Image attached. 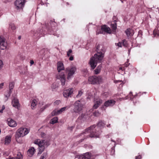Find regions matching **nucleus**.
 <instances>
[{
	"instance_id": "obj_1",
	"label": "nucleus",
	"mask_w": 159,
	"mask_h": 159,
	"mask_svg": "<svg viewBox=\"0 0 159 159\" xmlns=\"http://www.w3.org/2000/svg\"><path fill=\"white\" fill-rule=\"evenodd\" d=\"M105 125V124L102 120H100L97 124V127L95 129L96 127L95 125H93L88 128L85 130L83 133L81 134L80 136L83 135L84 138L80 140V142H82L83 140L87 138H98L99 137L101 134L100 131H96L98 127L100 128L103 127Z\"/></svg>"
},
{
	"instance_id": "obj_2",
	"label": "nucleus",
	"mask_w": 159,
	"mask_h": 159,
	"mask_svg": "<svg viewBox=\"0 0 159 159\" xmlns=\"http://www.w3.org/2000/svg\"><path fill=\"white\" fill-rule=\"evenodd\" d=\"M103 49L104 48L102 46L98 45L97 48V53L91 58L89 64L93 69L95 68L98 63L101 62L102 60L104 57Z\"/></svg>"
},
{
	"instance_id": "obj_3",
	"label": "nucleus",
	"mask_w": 159,
	"mask_h": 159,
	"mask_svg": "<svg viewBox=\"0 0 159 159\" xmlns=\"http://www.w3.org/2000/svg\"><path fill=\"white\" fill-rule=\"evenodd\" d=\"M41 136L42 138H43L44 139H36L34 143L39 146V152H42L43 151L45 147H47L50 145L51 136L49 135L46 134L43 132L41 133Z\"/></svg>"
},
{
	"instance_id": "obj_4",
	"label": "nucleus",
	"mask_w": 159,
	"mask_h": 159,
	"mask_svg": "<svg viewBox=\"0 0 159 159\" xmlns=\"http://www.w3.org/2000/svg\"><path fill=\"white\" fill-rule=\"evenodd\" d=\"M57 70L58 73L57 75L56 78L61 80L62 85H64L66 82L65 76L63 72H61V70H64V65L61 62L58 61L57 63Z\"/></svg>"
},
{
	"instance_id": "obj_5",
	"label": "nucleus",
	"mask_w": 159,
	"mask_h": 159,
	"mask_svg": "<svg viewBox=\"0 0 159 159\" xmlns=\"http://www.w3.org/2000/svg\"><path fill=\"white\" fill-rule=\"evenodd\" d=\"M29 133V131L26 128H20L16 131L15 135V139L16 141L20 137H23L27 134Z\"/></svg>"
},
{
	"instance_id": "obj_6",
	"label": "nucleus",
	"mask_w": 159,
	"mask_h": 159,
	"mask_svg": "<svg viewBox=\"0 0 159 159\" xmlns=\"http://www.w3.org/2000/svg\"><path fill=\"white\" fill-rule=\"evenodd\" d=\"M74 106L73 112L80 114L82 110L83 105L80 103V100H77L74 103Z\"/></svg>"
},
{
	"instance_id": "obj_7",
	"label": "nucleus",
	"mask_w": 159,
	"mask_h": 159,
	"mask_svg": "<svg viewBox=\"0 0 159 159\" xmlns=\"http://www.w3.org/2000/svg\"><path fill=\"white\" fill-rule=\"evenodd\" d=\"M76 70V67L73 65L71 66L66 69V71L68 74L67 79H70L75 74Z\"/></svg>"
},
{
	"instance_id": "obj_8",
	"label": "nucleus",
	"mask_w": 159,
	"mask_h": 159,
	"mask_svg": "<svg viewBox=\"0 0 159 159\" xmlns=\"http://www.w3.org/2000/svg\"><path fill=\"white\" fill-rule=\"evenodd\" d=\"M102 80V78L100 76L97 77L95 76H93L89 78L88 81L89 84H99L101 81Z\"/></svg>"
},
{
	"instance_id": "obj_9",
	"label": "nucleus",
	"mask_w": 159,
	"mask_h": 159,
	"mask_svg": "<svg viewBox=\"0 0 159 159\" xmlns=\"http://www.w3.org/2000/svg\"><path fill=\"white\" fill-rule=\"evenodd\" d=\"M27 0H16L14 2V5L16 9L22 10L25 6Z\"/></svg>"
},
{
	"instance_id": "obj_10",
	"label": "nucleus",
	"mask_w": 159,
	"mask_h": 159,
	"mask_svg": "<svg viewBox=\"0 0 159 159\" xmlns=\"http://www.w3.org/2000/svg\"><path fill=\"white\" fill-rule=\"evenodd\" d=\"M7 43L5 39L2 36H0V49L4 50L6 49Z\"/></svg>"
},
{
	"instance_id": "obj_11",
	"label": "nucleus",
	"mask_w": 159,
	"mask_h": 159,
	"mask_svg": "<svg viewBox=\"0 0 159 159\" xmlns=\"http://www.w3.org/2000/svg\"><path fill=\"white\" fill-rule=\"evenodd\" d=\"M74 90V89L73 88H69L68 89L64 90L63 92V95L64 97L66 98L70 97Z\"/></svg>"
},
{
	"instance_id": "obj_12",
	"label": "nucleus",
	"mask_w": 159,
	"mask_h": 159,
	"mask_svg": "<svg viewBox=\"0 0 159 159\" xmlns=\"http://www.w3.org/2000/svg\"><path fill=\"white\" fill-rule=\"evenodd\" d=\"M102 103V100L99 97L94 98V105L93 106L94 109L97 108Z\"/></svg>"
},
{
	"instance_id": "obj_13",
	"label": "nucleus",
	"mask_w": 159,
	"mask_h": 159,
	"mask_svg": "<svg viewBox=\"0 0 159 159\" xmlns=\"http://www.w3.org/2000/svg\"><path fill=\"white\" fill-rule=\"evenodd\" d=\"M50 25H48L49 26L47 27L48 30H54L55 29V27L57 26V24L54 20H51L50 22Z\"/></svg>"
},
{
	"instance_id": "obj_14",
	"label": "nucleus",
	"mask_w": 159,
	"mask_h": 159,
	"mask_svg": "<svg viewBox=\"0 0 159 159\" xmlns=\"http://www.w3.org/2000/svg\"><path fill=\"white\" fill-rule=\"evenodd\" d=\"M12 106L18 109L20 107L18 100L16 98L14 97L12 100Z\"/></svg>"
},
{
	"instance_id": "obj_15",
	"label": "nucleus",
	"mask_w": 159,
	"mask_h": 159,
	"mask_svg": "<svg viewBox=\"0 0 159 159\" xmlns=\"http://www.w3.org/2000/svg\"><path fill=\"white\" fill-rule=\"evenodd\" d=\"M8 125L11 127H15L17 126V123L14 120L9 118L7 120Z\"/></svg>"
},
{
	"instance_id": "obj_16",
	"label": "nucleus",
	"mask_w": 159,
	"mask_h": 159,
	"mask_svg": "<svg viewBox=\"0 0 159 159\" xmlns=\"http://www.w3.org/2000/svg\"><path fill=\"white\" fill-rule=\"evenodd\" d=\"M66 107H64L61 108L59 110H54L52 113V116L57 115L61 113L63 111H65L66 109Z\"/></svg>"
},
{
	"instance_id": "obj_17",
	"label": "nucleus",
	"mask_w": 159,
	"mask_h": 159,
	"mask_svg": "<svg viewBox=\"0 0 159 159\" xmlns=\"http://www.w3.org/2000/svg\"><path fill=\"white\" fill-rule=\"evenodd\" d=\"M116 103V101L113 100H108L105 102L104 106L106 107H108L113 106Z\"/></svg>"
},
{
	"instance_id": "obj_18",
	"label": "nucleus",
	"mask_w": 159,
	"mask_h": 159,
	"mask_svg": "<svg viewBox=\"0 0 159 159\" xmlns=\"http://www.w3.org/2000/svg\"><path fill=\"white\" fill-rule=\"evenodd\" d=\"M35 150L33 147L30 148L27 151V155L29 157H31L34 155L35 153Z\"/></svg>"
},
{
	"instance_id": "obj_19",
	"label": "nucleus",
	"mask_w": 159,
	"mask_h": 159,
	"mask_svg": "<svg viewBox=\"0 0 159 159\" xmlns=\"http://www.w3.org/2000/svg\"><path fill=\"white\" fill-rule=\"evenodd\" d=\"M90 157V155L89 153H86L83 155L77 156L79 159H89Z\"/></svg>"
},
{
	"instance_id": "obj_20",
	"label": "nucleus",
	"mask_w": 159,
	"mask_h": 159,
	"mask_svg": "<svg viewBox=\"0 0 159 159\" xmlns=\"http://www.w3.org/2000/svg\"><path fill=\"white\" fill-rule=\"evenodd\" d=\"M101 29L103 31H104L107 33H111L110 29L108 26L105 25L102 26L101 27Z\"/></svg>"
},
{
	"instance_id": "obj_21",
	"label": "nucleus",
	"mask_w": 159,
	"mask_h": 159,
	"mask_svg": "<svg viewBox=\"0 0 159 159\" xmlns=\"http://www.w3.org/2000/svg\"><path fill=\"white\" fill-rule=\"evenodd\" d=\"M125 32L128 36H131L133 35L134 34V31L131 29H127L125 31Z\"/></svg>"
},
{
	"instance_id": "obj_22",
	"label": "nucleus",
	"mask_w": 159,
	"mask_h": 159,
	"mask_svg": "<svg viewBox=\"0 0 159 159\" xmlns=\"http://www.w3.org/2000/svg\"><path fill=\"white\" fill-rule=\"evenodd\" d=\"M11 137L10 136H6L4 141V144L5 145L8 144L11 141Z\"/></svg>"
},
{
	"instance_id": "obj_23",
	"label": "nucleus",
	"mask_w": 159,
	"mask_h": 159,
	"mask_svg": "<svg viewBox=\"0 0 159 159\" xmlns=\"http://www.w3.org/2000/svg\"><path fill=\"white\" fill-rule=\"evenodd\" d=\"M23 159L22 155L21 154L20 152L18 153L17 154V156L9 158H7V159Z\"/></svg>"
},
{
	"instance_id": "obj_24",
	"label": "nucleus",
	"mask_w": 159,
	"mask_h": 159,
	"mask_svg": "<svg viewBox=\"0 0 159 159\" xmlns=\"http://www.w3.org/2000/svg\"><path fill=\"white\" fill-rule=\"evenodd\" d=\"M37 103L36 100L35 99H34L32 101L31 105L32 109H34L35 108Z\"/></svg>"
},
{
	"instance_id": "obj_25",
	"label": "nucleus",
	"mask_w": 159,
	"mask_h": 159,
	"mask_svg": "<svg viewBox=\"0 0 159 159\" xmlns=\"http://www.w3.org/2000/svg\"><path fill=\"white\" fill-rule=\"evenodd\" d=\"M111 28H112L113 31H115L116 30L117 28V24L116 20H114L113 21V23L111 24Z\"/></svg>"
},
{
	"instance_id": "obj_26",
	"label": "nucleus",
	"mask_w": 159,
	"mask_h": 159,
	"mask_svg": "<svg viewBox=\"0 0 159 159\" xmlns=\"http://www.w3.org/2000/svg\"><path fill=\"white\" fill-rule=\"evenodd\" d=\"M101 67L102 66L101 65H100L97 67L96 69L94 70L95 74H98L100 73L101 71Z\"/></svg>"
},
{
	"instance_id": "obj_27",
	"label": "nucleus",
	"mask_w": 159,
	"mask_h": 159,
	"mask_svg": "<svg viewBox=\"0 0 159 159\" xmlns=\"http://www.w3.org/2000/svg\"><path fill=\"white\" fill-rule=\"evenodd\" d=\"M58 119L57 117H55L51 120L50 121V123L51 124H54L57 122Z\"/></svg>"
},
{
	"instance_id": "obj_28",
	"label": "nucleus",
	"mask_w": 159,
	"mask_h": 159,
	"mask_svg": "<svg viewBox=\"0 0 159 159\" xmlns=\"http://www.w3.org/2000/svg\"><path fill=\"white\" fill-rule=\"evenodd\" d=\"M153 34L155 36L159 37V30H158L155 29L153 31Z\"/></svg>"
},
{
	"instance_id": "obj_29",
	"label": "nucleus",
	"mask_w": 159,
	"mask_h": 159,
	"mask_svg": "<svg viewBox=\"0 0 159 159\" xmlns=\"http://www.w3.org/2000/svg\"><path fill=\"white\" fill-rule=\"evenodd\" d=\"M14 85V83L13 82H11L10 83L9 87L10 89V92H11V90L13 89Z\"/></svg>"
},
{
	"instance_id": "obj_30",
	"label": "nucleus",
	"mask_w": 159,
	"mask_h": 159,
	"mask_svg": "<svg viewBox=\"0 0 159 159\" xmlns=\"http://www.w3.org/2000/svg\"><path fill=\"white\" fill-rule=\"evenodd\" d=\"M9 28L12 30H15L16 29V27L13 24L11 23L9 24Z\"/></svg>"
},
{
	"instance_id": "obj_31",
	"label": "nucleus",
	"mask_w": 159,
	"mask_h": 159,
	"mask_svg": "<svg viewBox=\"0 0 159 159\" xmlns=\"http://www.w3.org/2000/svg\"><path fill=\"white\" fill-rule=\"evenodd\" d=\"M108 93L107 92H105L101 94V97L103 98H106L108 96Z\"/></svg>"
},
{
	"instance_id": "obj_32",
	"label": "nucleus",
	"mask_w": 159,
	"mask_h": 159,
	"mask_svg": "<svg viewBox=\"0 0 159 159\" xmlns=\"http://www.w3.org/2000/svg\"><path fill=\"white\" fill-rule=\"evenodd\" d=\"M27 71V67H25L24 68V70H22V71L21 72V73L22 74H26Z\"/></svg>"
},
{
	"instance_id": "obj_33",
	"label": "nucleus",
	"mask_w": 159,
	"mask_h": 159,
	"mask_svg": "<svg viewBox=\"0 0 159 159\" xmlns=\"http://www.w3.org/2000/svg\"><path fill=\"white\" fill-rule=\"evenodd\" d=\"M47 156L46 153H44L41 157L40 159H46Z\"/></svg>"
},
{
	"instance_id": "obj_34",
	"label": "nucleus",
	"mask_w": 159,
	"mask_h": 159,
	"mask_svg": "<svg viewBox=\"0 0 159 159\" xmlns=\"http://www.w3.org/2000/svg\"><path fill=\"white\" fill-rule=\"evenodd\" d=\"M61 103L60 100H57L54 103V104L55 106H57L59 105Z\"/></svg>"
},
{
	"instance_id": "obj_35",
	"label": "nucleus",
	"mask_w": 159,
	"mask_h": 159,
	"mask_svg": "<svg viewBox=\"0 0 159 159\" xmlns=\"http://www.w3.org/2000/svg\"><path fill=\"white\" fill-rule=\"evenodd\" d=\"M83 92L81 91H80L78 92V94L76 95V97L79 98L80 97L82 94Z\"/></svg>"
},
{
	"instance_id": "obj_36",
	"label": "nucleus",
	"mask_w": 159,
	"mask_h": 159,
	"mask_svg": "<svg viewBox=\"0 0 159 159\" xmlns=\"http://www.w3.org/2000/svg\"><path fill=\"white\" fill-rule=\"evenodd\" d=\"M72 50L70 49L69 50V51L67 52V56L68 57H69V56H71V53H72Z\"/></svg>"
},
{
	"instance_id": "obj_37",
	"label": "nucleus",
	"mask_w": 159,
	"mask_h": 159,
	"mask_svg": "<svg viewBox=\"0 0 159 159\" xmlns=\"http://www.w3.org/2000/svg\"><path fill=\"white\" fill-rule=\"evenodd\" d=\"M122 44L124 46L126 47L127 45V41L125 39L123 40L122 41Z\"/></svg>"
},
{
	"instance_id": "obj_38",
	"label": "nucleus",
	"mask_w": 159,
	"mask_h": 159,
	"mask_svg": "<svg viewBox=\"0 0 159 159\" xmlns=\"http://www.w3.org/2000/svg\"><path fill=\"white\" fill-rule=\"evenodd\" d=\"M100 114V112L98 111H96L94 113V115L96 116H98Z\"/></svg>"
},
{
	"instance_id": "obj_39",
	"label": "nucleus",
	"mask_w": 159,
	"mask_h": 159,
	"mask_svg": "<svg viewBox=\"0 0 159 159\" xmlns=\"http://www.w3.org/2000/svg\"><path fill=\"white\" fill-rule=\"evenodd\" d=\"M50 106V104H47L46 105H45L44 107H43L41 109H43V110H42V111H43L46 108L49 107Z\"/></svg>"
},
{
	"instance_id": "obj_40",
	"label": "nucleus",
	"mask_w": 159,
	"mask_h": 159,
	"mask_svg": "<svg viewBox=\"0 0 159 159\" xmlns=\"http://www.w3.org/2000/svg\"><path fill=\"white\" fill-rule=\"evenodd\" d=\"M5 109V107L4 105H2V107L1 109L0 110V112L2 113L3 112V110H4Z\"/></svg>"
},
{
	"instance_id": "obj_41",
	"label": "nucleus",
	"mask_w": 159,
	"mask_h": 159,
	"mask_svg": "<svg viewBox=\"0 0 159 159\" xmlns=\"http://www.w3.org/2000/svg\"><path fill=\"white\" fill-rule=\"evenodd\" d=\"M3 66V63L2 60H0V70L2 69Z\"/></svg>"
},
{
	"instance_id": "obj_42",
	"label": "nucleus",
	"mask_w": 159,
	"mask_h": 159,
	"mask_svg": "<svg viewBox=\"0 0 159 159\" xmlns=\"http://www.w3.org/2000/svg\"><path fill=\"white\" fill-rule=\"evenodd\" d=\"M9 154V153L7 152H4L3 153V155H4L5 156H8Z\"/></svg>"
},
{
	"instance_id": "obj_43",
	"label": "nucleus",
	"mask_w": 159,
	"mask_h": 159,
	"mask_svg": "<svg viewBox=\"0 0 159 159\" xmlns=\"http://www.w3.org/2000/svg\"><path fill=\"white\" fill-rule=\"evenodd\" d=\"M11 93V92L9 91V92H8V94L7 95H5L6 98H7L6 100H7V99H8V98L10 96Z\"/></svg>"
},
{
	"instance_id": "obj_44",
	"label": "nucleus",
	"mask_w": 159,
	"mask_h": 159,
	"mask_svg": "<svg viewBox=\"0 0 159 159\" xmlns=\"http://www.w3.org/2000/svg\"><path fill=\"white\" fill-rule=\"evenodd\" d=\"M57 87V86L55 84H53L52 85V89H55Z\"/></svg>"
},
{
	"instance_id": "obj_45",
	"label": "nucleus",
	"mask_w": 159,
	"mask_h": 159,
	"mask_svg": "<svg viewBox=\"0 0 159 159\" xmlns=\"http://www.w3.org/2000/svg\"><path fill=\"white\" fill-rule=\"evenodd\" d=\"M116 45L119 47H121V46H122V43H120L119 42V43H118L116 44Z\"/></svg>"
},
{
	"instance_id": "obj_46",
	"label": "nucleus",
	"mask_w": 159,
	"mask_h": 159,
	"mask_svg": "<svg viewBox=\"0 0 159 159\" xmlns=\"http://www.w3.org/2000/svg\"><path fill=\"white\" fill-rule=\"evenodd\" d=\"M142 158L141 156L140 155L135 157V159H141Z\"/></svg>"
},
{
	"instance_id": "obj_47",
	"label": "nucleus",
	"mask_w": 159,
	"mask_h": 159,
	"mask_svg": "<svg viewBox=\"0 0 159 159\" xmlns=\"http://www.w3.org/2000/svg\"><path fill=\"white\" fill-rule=\"evenodd\" d=\"M74 59V57L72 55H71L70 56V57L69 59L70 61H72Z\"/></svg>"
},
{
	"instance_id": "obj_48",
	"label": "nucleus",
	"mask_w": 159,
	"mask_h": 159,
	"mask_svg": "<svg viewBox=\"0 0 159 159\" xmlns=\"http://www.w3.org/2000/svg\"><path fill=\"white\" fill-rule=\"evenodd\" d=\"M74 128V126H71V127H68V129H69L71 131L73 130Z\"/></svg>"
},
{
	"instance_id": "obj_49",
	"label": "nucleus",
	"mask_w": 159,
	"mask_h": 159,
	"mask_svg": "<svg viewBox=\"0 0 159 159\" xmlns=\"http://www.w3.org/2000/svg\"><path fill=\"white\" fill-rule=\"evenodd\" d=\"M83 118L82 116H80L77 119V121L80 122V120H81Z\"/></svg>"
},
{
	"instance_id": "obj_50",
	"label": "nucleus",
	"mask_w": 159,
	"mask_h": 159,
	"mask_svg": "<svg viewBox=\"0 0 159 159\" xmlns=\"http://www.w3.org/2000/svg\"><path fill=\"white\" fill-rule=\"evenodd\" d=\"M30 64L31 65H32L33 64H34V61L33 60H30Z\"/></svg>"
},
{
	"instance_id": "obj_51",
	"label": "nucleus",
	"mask_w": 159,
	"mask_h": 159,
	"mask_svg": "<svg viewBox=\"0 0 159 159\" xmlns=\"http://www.w3.org/2000/svg\"><path fill=\"white\" fill-rule=\"evenodd\" d=\"M3 83H2L0 84V88L1 89L2 87L3 86Z\"/></svg>"
},
{
	"instance_id": "obj_52",
	"label": "nucleus",
	"mask_w": 159,
	"mask_h": 159,
	"mask_svg": "<svg viewBox=\"0 0 159 159\" xmlns=\"http://www.w3.org/2000/svg\"><path fill=\"white\" fill-rule=\"evenodd\" d=\"M128 66V65L126 63H125L124 65V67H127Z\"/></svg>"
},
{
	"instance_id": "obj_53",
	"label": "nucleus",
	"mask_w": 159,
	"mask_h": 159,
	"mask_svg": "<svg viewBox=\"0 0 159 159\" xmlns=\"http://www.w3.org/2000/svg\"><path fill=\"white\" fill-rule=\"evenodd\" d=\"M21 36H19L18 37V39L20 40L21 39Z\"/></svg>"
},
{
	"instance_id": "obj_54",
	"label": "nucleus",
	"mask_w": 159,
	"mask_h": 159,
	"mask_svg": "<svg viewBox=\"0 0 159 159\" xmlns=\"http://www.w3.org/2000/svg\"><path fill=\"white\" fill-rule=\"evenodd\" d=\"M110 124H109V125H107V126L108 127H110Z\"/></svg>"
},
{
	"instance_id": "obj_55",
	"label": "nucleus",
	"mask_w": 159,
	"mask_h": 159,
	"mask_svg": "<svg viewBox=\"0 0 159 159\" xmlns=\"http://www.w3.org/2000/svg\"><path fill=\"white\" fill-rule=\"evenodd\" d=\"M120 70H124V69H123V68H122V67H120Z\"/></svg>"
},
{
	"instance_id": "obj_56",
	"label": "nucleus",
	"mask_w": 159,
	"mask_h": 159,
	"mask_svg": "<svg viewBox=\"0 0 159 159\" xmlns=\"http://www.w3.org/2000/svg\"><path fill=\"white\" fill-rule=\"evenodd\" d=\"M121 80H118V81H116V82H121Z\"/></svg>"
},
{
	"instance_id": "obj_57",
	"label": "nucleus",
	"mask_w": 159,
	"mask_h": 159,
	"mask_svg": "<svg viewBox=\"0 0 159 159\" xmlns=\"http://www.w3.org/2000/svg\"><path fill=\"white\" fill-rule=\"evenodd\" d=\"M121 1L122 3H123V0H120Z\"/></svg>"
},
{
	"instance_id": "obj_58",
	"label": "nucleus",
	"mask_w": 159,
	"mask_h": 159,
	"mask_svg": "<svg viewBox=\"0 0 159 159\" xmlns=\"http://www.w3.org/2000/svg\"><path fill=\"white\" fill-rule=\"evenodd\" d=\"M111 141H113V142H115V141H113L112 140H111Z\"/></svg>"
},
{
	"instance_id": "obj_59",
	"label": "nucleus",
	"mask_w": 159,
	"mask_h": 159,
	"mask_svg": "<svg viewBox=\"0 0 159 159\" xmlns=\"http://www.w3.org/2000/svg\"><path fill=\"white\" fill-rule=\"evenodd\" d=\"M130 93L132 94V93H131V92H130Z\"/></svg>"
},
{
	"instance_id": "obj_60",
	"label": "nucleus",
	"mask_w": 159,
	"mask_h": 159,
	"mask_svg": "<svg viewBox=\"0 0 159 159\" xmlns=\"http://www.w3.org/2000/svg\"><path fill=\"white\" fill-rule=\"evenodd\" d=\"M1 14H0V16L1 15Z\"/></svg>"
}]
</instances>
